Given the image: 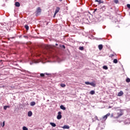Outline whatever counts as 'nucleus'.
<instances>
[{"label":"nucleus","instance_id":"nucleus-32","mask_svg":"<svg viewBox=\"0 0 130 130\" xmlns=\"http://www.w3.org/2000/svg\"><path fill=\"white\" fill-rule=\"evenodd\" d=\"M3 127H4L5 126V121H4L3 122V125H2Z\"/></svg>","mask_w":130,"mask_h":130},{"label":"nucleus","instance_id":"nucleus-36","mask_svg":"<svg viewBox=\"0 0 130 130\" xmlns=\"http://www.w3.org/2000/svg\"><path fill=\"white\" fill-rule=\"evenodd\" d=\"M59 2H62V0H59Z\"/></svg>","mask_w":130,"mask_h":130},{"label":"nucleus","instance_id":"nucleus-8","mask_svg":"<svg viewBox=\"0 0 130 130\" xmlns=\"http://www.w3.org/2000/svg\"><path fill=\"white\" fill-rule=\"evenodd\" d=\"M39 13H41V9L40 7H38L37 10V14H39Z\"/></svg>","mask_w":130,"mask_h":130},{"label":"nucleus","instance_id":"nucleus-14","mask_svg":"<svg viewBox=\"0 0 130 130\" xmlns=\"http://www.w3.org/2000/svg\"><path fill=\"white\" fill-rule=\"evenodd\" d=\"M90 86H92V87H96V84L94 82H90Z\"/></svg>","mask_w":130,"mask_h":130},{"label":"nucleus","instance_id":"nucleus-1","mask_svg":"<svg viewBox=\"0 0 130 130\" xmlns=\"http://www.w3.org/2000/svg\"><path fill=\"white\" fill-rule=\"evenodd\" d=\"M121 115H123V111L122 110H119L114 114V118H118Z\"/></svg>","mask_w":130,"mask_h":130},{"label":"nucleus","instance_id":"nucleus-15","mask_svg":"<svg viewBox=\"0 0 130 130\" xmlns=\"http://www.w3.org/2000/svg\"><path fill=\"white\" fill-rule=\"evenodd\" d=\"M60 109H62V110H66V107H64V106H63V105H61L60 106Z\"/></svg>","mask_w":130,"mask_h":130},{"label":"nucleus","instance_id":"nucleus-9","mask_svg":"<svg viewBox=\"0 0 130 130\" xmlns=\"http://www.w3.org/2000/svg\"><path fill=\"white\" fill-rule=\"evenodd\" d=\"M59 10H60V8H59V7H56V9L55 11V13L57 14V13H58V12H59Z\"/></svg>","mask_w":130,"mask_h":130},{"label":"nucleus","instance_id":"nucleus-34","mask_svg":"<svg viewBox=\"0 0 130 130\" xmlns=\"http://www.w3.org/2000/svg\"><path fill=\"white\" fill-rule=\"evenodd\" d=\"M6 107H7V108H10V106H6Z\"/></svg>","mask_w":130,"mask_h":130},{"label":"nucleus","instance_id":"nucleus-28","mask_svg":"<svg viewBox=\"0 0 130 130\" xmlns=\"http://www.w3.org/2000/svg\"><path fill=\"white\" fill-rule=\"evenodd\" d=\"M111 117H113L114 118V114L113 113L111 114Z\"/></svg>","mask_w":130,"mask_h":130},{"label":"nucleus","instance_id":"nucleus-5","mask_svg":"<svg viewBox=\"0 0 130 130\" xmlns=\"http://www.w3.org/2000/svg\"><path fill=\"white\" fill-rule=\"evenodd\" d=\"M45 75H46V76H49L50 74H48V73H41L40 74V76L42 77H43L45 76Z\"/></svg>","mask_w":130,"mask_h":130},{"label":"nucleus","instance_id":"nucleus-33","mask_svg":"<svg viewBox=\"0 0 130 130\" xmlns=\"http://www.w3.org/2000/svg\"><path fill=\"white\" fill-rule=\"evenodd\" d=\"M56 15V14L54 13V15H53V18H55V16Z\"/></svg>","mask_w":130,"mask_h":130},{"label":"nucleus","instance_id":"nucleus-22","mask_svg":"<svg viewBox=\"0 0 130 130\" xmlns=\"http://www.w3.org/2000/svg\"><path fill=\"white\" fill-rule=\"evenodd\" d=\"M60 86L62 87V88H64V87H66V84L63 83H61Z\"/></svg>","mask_w":130,"mask_h":130},{"label":"nucleus","instance_id":"nucleus-6","mask_svg":"<svg viewBox=\"0 0 130 130\" xmlns=\"http://www.w3.org/2000/svg\"><path fill=\"white\" fill-rule=\"evenodd\" d=\"M62 128H63L64 129H69L70 128V126L65 125L63 127H62Z\"/></svg>","mask_w":130,"mask_h":130},{"label":"nucleus","instance_id":"nucleus-29","mask_svg":"<svg viewBox=\"0 0 130 130\" xmlns=\"http://www.w3.org/2000/svg\"><path fill=\"white\" fill-rule=\"evenodd\" d=\"M7 108H7V106H5L4 107V109L5 110H7Z\"/></svg>","mask_w":130,"mask_h":130},{"label":"nucleus","instance_id":"nucleus-31","mask_svg":"<svg viewBox=\"0 0 130 130\" xmlns=\"http://www.w3.org/2000/svg\"><path fill=\"white\" fill-rule=\"evenodd\" d=\"M62 48H64V49H66V46H64V45H62Z\"/></svg>","mask_w":130,"mask_h":130},{"label":"nucleus","instance_id":"nucleus-21","mask_svg":"<svg viewBox=\"0 0 130 130\" xmlns=\"http://www.w3.org/2000/svg\"><path fill=\"white\" fill-rule=\"evenodd\" d=\"M113 62H114V63H117V62H118L117 59H114L113 60Z\"/></svg>","mask_w":130,"mask_h":130},{"label":"nucleus","instance_id":"nucleus-12","mask_svg":"<svg viewBox=\"0 0 130 130\" xmlns=\"http://www.w3.org/2000/svg\"><path fill=\"white\" fill-rule=\"evenodd\" d=\"M98 47H99V49L100 50H102V49H103V45H99V46H98Z\"/></svg>","mask_w":130,"mask_h":130},{"label":"nucleus","instance_id":"nucleus-4","mask_svg":"<svg viewBox=\"0 0 130 130\" xmlns=\"http://www.w3.org/2000/svg\"><path fill=\"white\" fill-rule=\"evenodd\" d=\"M110 115V114L109 113L107 114L106 115H105L103 117V119H105V120H106V119H107V118L108 117V116H109Z\"/></svg>","mask_w":130,"mask_h":130},{"label":"nucleus","instance_id":"nucleus-23","mask_svg":"<svg viewBox=\"0 0 130 130\" xmlns=\"http://www.w3.org/2000/svg\"><path fill=\"white\" fill-rule=\"evenodd\" d=\"M79 50H84V47L80 46L79 48Z\"/></svg>","mask_w":130,"mask_h":130},{"label":"nucleus","instance_id":"nucleus-7","mask_svg":"<svg viewBox=\"0 0 130 130\" xmlns=\"http://www.w3.org/2000/svg\"><path fill=\"white\" fill-rule=\"evenodd\" d=\"M123 95V92L122 91H120L118 93L117 96H120Z\"/></svg>","mask_w":130,"mask_h":130},{"label":"nucleus","instance_id":"nucleus-10","mask_svg":"<svg viewBox=\"0 0 130 130\" xmlns=\"http://www.w3.org/2000/svg\"><path fill=\"white\" fill-rule=\"evenodd\" d=\"M95 2L99 3V5H100L101 4H103V1H101V0H95Z\"/></svg>","mask_w":130,"mask_h":130},{"label":"nucleus","instance_id":"nucleus-27","mask_svg":"<svg viewBox=\"0 0 130 130\" xmlns=\"http://www.w3.org/2000/svg\"><path fill=\"white\" fill-rule=\"evenodd\" d=\"M91 82H85V84H86V85H90Z\"/></svg>","mask_w":130,"mask_h":130},{"label":"nucleus","instance_id":"nucleus-18","mask_svg":"<svg viewBox=\"0 0 130 130\" xmlns=\"http://www.w3.org/2000/svg\"><path fill=\"white\" fill-rule=\"evenodd\" d=\"M90 94H91V95H94V94H95V91H94V90H91V91L90 92Z\"/></svg>","mask_w":130,"mask_h":130},{"label":"nucleus","instance_id":"nucleus-16","mask_svg":"<svg viewBox=\"0 0 130 130\" xmlns=\"http://www.w3.org/2000/svg\"><path fill=\"white\" fill-rule=\"evenodd\" d=\"M36 104V103H35V102H32L30 103V106H34V105H35Z\"/></svg>","mask_w":130,"mask_h":130},{"label":"nucleus","instance_id":"nucleus-13","mask_svg":"<svg viewBox=\"0 0 130 130\" xmlns=\"http://www.w3.org/2000/svg\"><path fill=\"white\" fill-rule=\"evenodd\" d=\"M32 112H31V111H29V112L27 113V115H28V116H29V117H31V116H32Z\"/></svg>","mask_w":130,"mask_h":130},{"label":"nucleus","instance_id":"nucleus-2","mask_svg":"<svg viewBox=\"0 0 130 130\" xmlns=\"http://www.w3.org/2000/svg\"><path fill=\"white\" fill-rule=\"evenodd\" d=\"M106 9V8H105V6H103L99 8V9H94V12H96L97 13H99L100 14H102V13H103V12L105 11Z\"/></svg>","mask_w":130,"mask_h":130},{"label":"nucleus","instance_id":"nucleus-24","mask_svg":"<svg viewBox=\"0 0 130 130\" xmlns=\"http://www.w3.org/2000/svg\"><path fill=\"white\" fill-rule=\"evenodd\" d=\"M126 83H129V82H130V79L128 78H126Z\"/></svg>","mask_w":130,"mask_h":130},{"label":"nucleus","instance_id":"nucleus-19","mask_svg":"<svg viewBox=\"0 0 130 130\" xmlns=\"http://www.w3.org/2000/svg\"><path fill=\"white\" fill-rule=\"evenodd\" d=\"M103 69H104V70H108V67L106 66H104L103 67Z\"/></svg>","mask_w":130,"mask_h":130},{"label":"nucleus","instance_id":"nucleus-11","mask_svg":"<svg viewBox=\"0 0 130 130\" xmlns=\"http://www.w3.org/2000/svg\"><path fill=\"white\" fill-rule=\"evenodd\" d=\"M50 124L51 125V126L53 127H55V126H56V124L53 122H50Z\"/></svg>","mask_w":130,"mask_h":130},{"label":"nucleus","instance_id":"nucleus-35","mask_svg":"<svg viewBox=\"0 0 130 130\" xmlns=\"http://www.w3.org/2000/svg\"><path fill=\"white\" fill-rule=\"evenodd\" d=\"M23 37H24V38H28V37H27V36H23Z\"/></svg>","mask_w":130,"mask_h":130},{"label":"nucleus","instance_id":"nucleus-25","mask_svg":"<svg viewBox=\"0 0 130 130\" xmlns=\"http://www.w3.org/2000/svg\"><path fill=\"white\" fill-rule=\"evenodd\" d=\"M114 3H115V4H118L119 1L118 0H114Z\"/></svg>","mask_w":130,"mask_h":130},{"label":"nucleus","instance_id":"nucleus-26","mask_svg":"<svg viewBox=\"0 0 130 130\" xmlns=\"http://www.w3.org/2000/svg\"><path fill=\"white\" fill-rule=\"evenodd\" d=\"M23 130H28V128H27L26 126H23Z\"/></svg>","mask_w":130,"mask_h":130},{"label":"nucleus","instance_id":"nucleus-17","mask_svg":"<svg viewBox=\"0 0 130 130\" xmlns=\"http://www.w3.org/2000/svg\"><path fill=\"white\" fill-rule=\"evenodd\" d=\"M15 6H16V7H20V3L16 2L15 3Z\"/></svg>","mask_w":130,"mask_h":130},{"label":"nucleus","instance_id":"nucleus-3","mask_svg":"<svg viewBox=\"0 0 130 130\" xmlns=\"http://www.w3.org/2000/svg\"><path fill=\"white\" fill-rule=\"evenodd\" d=\"M61 117H62V116H61V112H58L57 119H61Z\"/></svg>","mask_w":130,"mask_h":130},{"label":"nucleus","instance_id":"nucleus-20","mask_svg":"<svg viewBox=\"0 0 130 130\" xmlns=\"http://www.w3.org/2000/svg\"><path fill=\"white\" fill-rule=\"evenodd\" d=\"M24 27L25 28L26 30H29V26H28L27 25H25L24 26Z\"/></svg>","mask_w":130,"mask_h":130},{"label":"nucleus","instance_id":"nucleus-30","mask_svg":"<svg viewBox=\"0 0 130 130\" xmlns=\"http://www.w3.org/2000/svg\"><path fill=\"white\" fill-rule=\"evenodd\" d=\"M127 7L128 8V9H130V4H127Z\"/></svg>","mask_w":130,"mask_h":130}]
</instances>
